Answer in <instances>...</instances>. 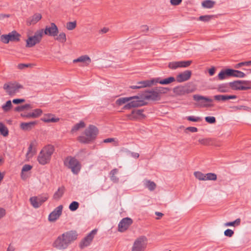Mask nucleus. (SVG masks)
Here are the masks:
<instances>
[{
    "mask_svg": "<svg viewBox=\"0 0 251 251\" xmlns=\"http://www.w3.org/2000/svg\"><path fill=\"white\" fill-rule=\"evenodd\" d=\"M77 236L78 234L75 230L66 231L57 237L53 243L52 246L57 250H64L75 241Z\"/></svg>",
    "mask_w": 251,
    "mask_h": 251,
    "instance_id": "obj_1",
    "label": "nucleus"
},
{
    "mask_svg": "<svg viewBox=\"0 0 251 251\" xmlns=\"http://www.w3.org/2000/svg\"><path fill=\"white\" fill-rule=\"evenodd\" d=\"M79 207V203L77 201H74L70 204L69 208L72 211H75L78 209Z\"/></svg>",
    "mask_w": 251,
    "mask_h": 251,
    "instance_id": "obj_44",
    "label": "nucleus"
},
{
    "mask_svg": "<svg viewBox=\"0 0 251 251\" xmlns=\"http://www.w3.org/2000/svg\"><path fill=\"white\" fill-rule=\"evenodd\" d=\"M214 98L217 101H223L230 100L235 99L237 98L236 95H217L214 96Z\"/></svg>",
    "mask_w": 251,
    "mask_h": 251,
    "instance_id": "obj_23",
    "label": "nucleus"
},
{
    "mask_svg": "<svg viewBox=\"0 0 251 251\" xmlns=\"http://www.w3.org/2000/svg\"><path fill=\"white\" fill-rule=\"evenodd\" d=\"M99 133L98 128L94 125H89L84 132V135L79 136L77 140L83 144H89L94 141Z\"/></svg>",
    "mask_w": 251,
    "mask_h": 251,
    "instance_id": "obj_2",
    "label": "nucleus"
},
{
    "mask_svg": "<svg viewBox=\"0 0 251 251\" xmlns=\"http://www.w3.org/2000/svg\"><path fill=\"white\" fill-rule=\"evenodd\" d=\"M241 223V219L240 218H238L235 220L234 221L227 222L225 224V226H238L240 225Z\"/></svg>",
    "mask_w": 251,
    "mask_h": 251,
    "instance_id": "obj_42",
    "label": "nucleus"
},
{
    "mask_svg": "<svg viewBox=\"0 0 251 251\" xmlns=\"http://www.w3.org/2000/svg\"><path fill=\"white\" fill-rule=\"evenodd\" d=\"M206 122L209 124H214L216 122V118L213 116H207L205 118Z\"/></svg>",
    "mask_w": 251,
    "mask_h": 251,
    "instance_id": "obj_54",
    "label": "nucleus"
},
{
    "mask_svg": "<svg viewBox=\"0 0 251 251\" xmlns=\"http://www.w3.org/2000/svg\"><path fill=\"white\" fill-rule=\"evenodd\" d=\"M42 18V15L40 13H36L32 17H29L26 20V23L28 25H34L36 24Z\"/></svg>",
    "mask_w": 251,
    "mask_h": 251,
    "instance_id": "obj_20",
    "label": "nucleus"
},
{
    "mask_svg": "<svg viewBox=\"0 0 251 251\" xmlns=\"http://www.w3.org/2000/svg\"><path fill=\"white\" fill-rule=\"evenodd\" d=\"M25 101V100L23 99H14L12 101L13 103L16 104H18Z\"/></svg>",
    "mask_w": 251,
    "mask_h": 251,
    "instance_id": "obj_58",
    "label": "nucleus"
},
{
    "mask_svg": "<svg viewBox=\"0 0 251 251\" xmlns=\"http://www.w3.org/2000/svg\"><path fill=\"white\" fill-rule=\"evenodd\" d=\"M191 74V71L189 70L180 73L176 76V81L179 83L187 81L190 78Z\"/></svg>",
    "mask_w": 251,
    "mask_h": 251,
    "instance_id": "obj_19",
    "label": "nucleus"
},
{
    "mask_svg": "<svg viewBox=\"0 0 251 251\" xmlns=\"http://www.w3.org/2000/svg\"><path fill=\"white\" fill-rule=\"evenodd\" d=\"M234 234V231L230 229H227L224 231V235L226 236L231 237Z\"/></svg>",
    "mask_w": 251,
    "mask_h": 251,
    "instance_id": "obj_55",
    "label": "nucleus"
},
{
    "mask_svg": "<svg viewBox=\"0 0 251 251\" xmlns=\"http://www.w3.org/2000/svg\"><path fill=\"white\" fill-rule=\"evenodd\" d=\"M141 32H146L149 30V27L147 25H143L140 27Z\"/></svg>",
    "mask_w": 251,
    "mask_h": 251,
    "instance_id": "obj_62",
    "label": "nucleus"
},
{
    "mask_svg": "<svg viewBox=\"0 0 251 251\" xmlns=\"http://www.w3.org/2000/svg\"><path fill=\"white\" fill-rule=\"evenodd\" d=\"M21 117H24V118H32V112H30V113H29L27 114L22 113L21 114Z\"/></svg>",
    "mask_w": 251,
    "mask_h": 251,
    "instance_id": "obj_64",
    "label": "nucleus"
},
{
    "mask_svg": "<svg viewBox=\"0 0 251 251\" xmlns=\"http://www.w3.org/2000/svg\"><path fill=\"white\" fill-rule=\"evenodd\" d=\"M109 30V28L104 27L102 28L100 31L99 33L100 34H104L108 32Z\"/></svg>",
    "mask_w": 251,
    "mask_h": 251,
    "instance_id": "obj_63",
    "label": "nucleus"
},
{
    "mask_svg": "<svg viewBox=\"0 0 251 251\" xmlns=\"http://www.w3.org/2000/svg\"><path fill=\"white\" fill-rule=\"evenodd\" d=\"M74 63L81 62L86 65H89L91 63V59L87 55H82L73 60Z\"/></svg>",
    "mask_w": 251,
    "mask_h": 251,
    "instance_id": "obj_24",
    "label": "nucleus"
},
{
    "mask_svg": "<svg viewBox=\"0 0 251 251\" xmlns=\"http://www.w3.org/2000/svg\"><path fill=\"white\" fill-rule=\"evenodd\" d=\"M141 83L142 84V85H140L141 86V88L147 87H151L154 84L156 83L155 78H153L151 80L141 81Z\"/></svg>",
    "mask_w": 251,
    "mask_h": 251,
    "instance_id": "obj_33",
    "label": "nucleus"
},
{
    "mask_svg": "<svg viewBox=\"0 0 251 251\" xmlns=\"http://www.w3.org/2000/svg\"><path fill=\"white\" fill-rule=\"evenodd\" d=\"M97 230L94 229L92 230L88 235L84 237L79 243V247L81 249L88 247L91 243L94 235L97 233Z\"/></svg>",
    "mask_w": 251,
    "mask_h": 251,
    "instance_id": "obj_12",
    "label": "nucleus"
},
{
    "mask_svg": "<svg viewBox=\"0 0 251 251\" xmlns=\"http://www.w3.org/2000/svg\"><path fill=\"white\" fill-rule=\"evenodd\" d=\"M43 33L46 35L55 37L57 36L58 29L56 25L52 23L50 24V26H46Z\"/></svg>",
    "mask_w": 251,
    "mask_h": 251,
    "instance_id": "obj_17",
    "label": "nucleus"
},
{
    "mask_svg": "<svg viewBox=\"0 0 251 251\" xmlns=\"http://www.w3.org/2000/svg\"><path fill=\"white\" fill-rule=\"evenodd\" d=\"M12 107V104L11 101L9 100L6 102V103L3 104L1 108L4 112H7L11 109Z\"/></svg>",
    "mask_w": 251,
    "mask_h": 251,
    "instance_id": "obj_38",
    "label": "nucleus"
},
{
    "mask_svg": "<svg viewBox=\"0 0 251 251\" xmlns=\"http://www.w3.org/2000/svg\"><path fill=\"white\" fill-rule=\"evenodd\" d=\"M33 64H24V63H20L18 65L17 68L20 70H24L26 68L28 67H31L33 66Z\"/></svg>",
    "mask_w": 251,
    "mask_h": 251,
    "instance_id": "obj_49",
    "label": "nucleus"
},
{
    "mask_svg": "<svg viewBox=\"0 0 251 251\" xmlns=\"http://www.w3.org/2000/svg\"><path fill=\"white\" fill-rule=\"evenodd\" d=\"M230 69L222 70L218 74L217 78L219 80H224L227 77L230 76Z\"/></svg>",
    "mask_w": 251,
    "mask_h": 251,
    "instance_id": "obj_25",
    "label": "nucleus"
},
{
    "mask_svg": "<svg viewBox=\"0 0 251 251\" xmlns=\"http://www.w3.org/2000/svg\"><path fill=\"white\" fill-rule=\"evenodd\" d=\"M133 221L130 218H123L118 225V230L120 232L125 231L132 224Z\"/></svg>",
    "mask_w": 251,
    "mask_h": 251,
    "instance_id": "obj_16",
    "label": "nucleus"
},
{
    "mask_svg": "<svg viewBox=\"0 0 251 251\" xmlns=\"http://www.w3.org/2000/svg\"><path fill=\"white\" fill-rule=\"evenodd\" d=\"M76 26V22H70L66 24V28L68 30H72L75 29Z\"/></svg>",
    "mask_w": 251,
    "mask_h": 251,
    "instance_id": "obj_45",
    "label": "nucleus"
},
{
    "mask_svg": "<svg viewBox=\"0 0 251 251\" xmlns=\"http://www.w3.org/2000/svg\"><path fill=\"white\" fill-rule=\"evenodd\" d=\"M54 151V147L51 145L46 146L40 152L37 160L41 165H44L48 164L51 159V157Z\"/></svg>",
    "mask_w": 251,
    "mask_h": 251,
    "instance_id": "obj_3",
    "label": "nucleus"
},
{
    "mask_svg": "<svg viewBox=\"0 0 251 251\" xmlns=\"http://www.w3.org/2000/svg\"><path fill=\"white\" fill-rule=\"evenodd\" d=\"M127 154L130 155L131 157L134 158H138L139 157V154L137 152H131L129 151H126Z\"/></svg>",
    "mask_w": 251,
    "mask_h": 251,
    "instance_id": "obj_57",
    "label": "nucleus"
},
{
    "mask_svg": "<svg viewBox=\"0 0 251 251\" xmlns=\"http://www.w3.org/2000/svg\"><path fill=\"white\" fill-rule=\"evenodd\" d=\"M156 83H158L161 85H168L176 81V79L173 76H170L164 79H161L160 77L155 78Z\"/></svg>",
    "mask_w": 251,
    "mask_h": 251,
    "instance_id": "obj_21",
    "label": "nucleus"
},
{
    "mask_svg": "<svg viewBox=\"0 0 251 251\" xmlns=\"http://www.w3.org/2000/svg\"><path fill=\"white\" fill-rule=\"evenodd\" d=\"M195 177L200 180H205V174L200 172H196L194 173Z\"/></svg>",
    "mask_w": 251,
    "mask_h": 251,
    "instance_id": "obj_46",
    "label": "nucleus"
},
{
    "mask_svg": "<svg viewBox=\"0 0 251 251\" xmlns=\"http://www.w3.org/2000/svg\"><path fill=\"white\" fill-rule=\"evenodd\" d=\"M144 111V109L134 110L127 117L130 120H136L139 118H145L146 115L143 113Z\"/></svg>",
    "mask_w": 251,
    "mask_h": 251,
    "instance_id": "obj_18",
    "label": "nucleus"
},
{
    "mask_svg": "<svg viewBox=\"0 0 251 251\" xmlns=\"http://www.w3.org/2000/svg\"><path fill=\"white\" fill-rule=\"evenodd\" d=\"M251 81L248 80H236L228 83L230 87L235 90H247L250 89Z\"/></svg>",
    "mask_w": 251,
    "mask_h": 251,
    "instance_id": "obj_6",
    "label": "nucleus"
},
{
    "mask_svg": "<svg viewBox=\"0 0 251 251\" xmlns=\"http://www.w3.org/2000/svg\"><path fill=\"white\" fill-rule=\"evenodd\" d=\"M23 88V85L17 82H9L5 83L3 89L10 96H14L19 92V89Z\"/></svg>",
    "mask_w": 251,
    "mask_h": 251,
    "instance_id": "obj_7",
    "label": "nucleus"
},
{
    "mask_svg": "<svg viewBox=\"0 0 251 251\" xmlns=\"http://www.w3.org/2000/svg\"><path fill=\"white\" fill-rule=\"evenodd\" d=\"M51 115L47 116L42 119V121L46 123H50V122H57L59 119V118H55L54 117H51Z\"/></svg>",
    "mask_w": 251,
    "mask_h": 251,
    "instance_id": "obj_37",
    "label": "nucleus"
},
{
    "mask_svg": "<svg viewBox=\"0 0 251 251\" xmlns=\"http://www.w3.org/2000/svg\"><path fill=\"white\" fill-rule=\"evenodd\" d=\"M0 133L4 137L7 136L9 133L8 128L2 122L0 123Z\"/></svg>",
    "mask_w": 251,
    "mask_h": 251,
    "instance_id": "obj_34",
    "label": "nucleus"
},
{
    "mask_svg": "<svg viewBox=\"0 0 251 251\" xmlns=\"http://www.w3.org/2000/svg\"><path fill=\"white\" fill-rule=\"evenodd\" d=\"M218 90L221 93H226L228 92L227 84H222L218 86Z\"/></svg>",
    "mask_w": 251,
    "mask_h": 251,
    "instance_id": "obj_41",
    "label": "nucleus"
},
{
    "mask_svg": "<svg viewBox=\"0 0 251 251\" xmlns=\"http://www.w3.org/2000/svg\"><path fill=\"white\" fill-rule=\"evenodd\" d=\"M37 124V122L36 121L28 123H22L20 125V127L23 130L29 131L31 130Z\"/></svg>",
    "mask_w": 251,
    "mask_h": 251,
    "instance_id": "obj_22",
    "label": "nucleus"
},
{
    "mask_svg": "<svg viewBox=\"0 0 251 251\" xmlns=\"http://www.w3.org/2000/svg\"><path fill=\"white\" fill-rule=\"evenodd\" d=\"M32 168V166L28 164H25L23 167V168L22 169V177L24 179V178L23 176V174L24 172H27L28 171H30Z\"/></svg>",
    "mask_w": 251,
    "mask_h": 251,
    "instance_id": "obj_51",
    "label": "nucleus"
},
{
    "mask_svg": "<svg viewBox=\"0 0 251 251\" xmlns=\"http://www.w3.org/2000/svg\"><path fill=\"white\" fill-rule=\"evenodd\" d=\"M65 189V188L64 186L58 188L57 191L53 194V199L57 201L60 200L64 193Z\"/></svg>",
    "mask_w": 251,
    "mask_h": 251,
    "instance_id": "obj_26",
    "label": "nucleus"
},
{
    "mask_svg": "<svg viewBox=\"0 0 251 251\" xmlns=\"http://www.w3.org/2000/svg\"><path fill=\"white\" fill-rule=\"evenodd\" d=\"M42 111L40 109H35L32 112V118H35L38 117L41 115Z\"/></svg>",
    "mask_w": 251,
    "mask_h": 251,
    "instance_id": "obj_48",
    "label": "nucleus"
},
{
    "mask_svg": "<svg viewBox=\"0 0 251 251\" xmlns=\"http://www.w3.org/2000/svg\"><path fill=\"white\" fill-rule=\"evenodd\" d=\"M193 99L195 101L199 102V105L201 107H205L211 106V105L206 103V102H211L213 100L206 97L201 96L199 95H193Z\"/></svg>",
    "mask_w": 251,
    "mask_h": 251,
    "instance_id": "obj_13",
    "label": "nucleus"
},
{
    "mask_svg": "<svg viewBox=\"0 0 251 251\" xmlns=\"http://www.w3.org/2000/svg\"><path fill=\"white\" fill-rule=\"evenodd\" d=\"M143 183L145 187L151 191H153L156 187V184L150 180L145 179Z\"/></svg>",
    "mask_w": 251,
    "mask_h": 251,
    "instance_id": "obj_27",
    "label": "nucleus"
},
{
    "mask_svg": "<svg viewBox=\"0 0 251 251\" xmlns=\"http://www.w3.org/2000/svg\"><path fill=\"white\" fill-rule=\"evenodd\" d=\"M55 40L62 43H65L67 40L66 34L64 32L60 33L55 38Z\"/></svg>",
    "mask_w": 251,
    "mask_h": 251,
    "instance_id": "obj_40",
    "label": "nucleus"
},
{
    "mask_svg": "<svg viewBox=\"0 0 251 251\" xmlns=\"http://www.w3.org/2000/svg\"><path fill=\"white\" fill-rule=\"evenodd\" d=\"M217 175L214 173H207L205 174V180H216Z\"/></svg>",
    "mask_w": 251,
    "mask_h": 251,
    "instance_id": "obj_43",
    "label": "nucleus"
},
{
    "mask_svg": "<svg viewBox=\"0 0 251 251\" xmlns=\"http://www.w3.org/2000/svg\"><path fill=\"white\" fill-rule=\"evenodd\" d=\"M135 97H137V98H134L132 100H130L128 103L124 106V109H130L132 108L138 107L147 105L148 102L143 100H140L139 96H135Z\"/></svg>",
    "mask_w": 251,
    "mask_h": 251,
    "instance_id": "obj_11",
    "label": "nucleus"
},
{
    "mask_svg": "<svg viewBox=\"0 0 251 251\" xmlns=\"http://www.w3.org/2000/svg\"><path fill=\"white\" fill-rule=\"evenodd\" d=\"M85 126V124L83 121H80L79 123H77L75 125L71 131V132L72 133H74L75 132H76L78 130H79L80 129L84 128Z\"/></svg>",
    "mask_w": 251,
    "mask_h": 251,
    "instance_id": "obj_31",
    "label": "nucleus"
},
{
    "mask_svg": "<svg viewBox=\"0 0 251 251\" xmlns=\"http://www.w3.org/2000/svg\"><path fill=\"white\" fill-rule=\"evenodd\" d=\"M118 170L117 169H114L110 172V178L111 180L114 183H118L119 179L115 175L118 173Z\"/></svg>",
    "mask_w": 251,
    "mask_h": 251,
    "instance_id": "obj_32",
    "label": "nucleus"
},
{
    "mask_svg": "<svg viewBox=\"0 0 251 251\" xmlns=\"http://www.w3.org/2000/svg\"><path fill=\"white\" fill-rule=\"evenodd\" d=\"M182 1V0H171L170 2L173 5H177Z\"/></svg>",
    "mask_w": 251,
    "mask_h": 251,
    "instance_id": "obj_61",
    "label": "nucleus"
},
{
    "mask_svg": "<svg viewBox=\"0 0 251 251\" xmlns=\"http://www.w3.org/2000/svg\"><path fill=\"white\" fill-rule=\"evenodd\" d=\"M215 2L210 0H205L202 3V5L203 7L206 8H211L213 7Z\"/></svg>",
    "mask_w": 251,
    "mask_h": 251,
    "instance_id": "obj_39",
    "label": "nucleus"
},
{
    "mask_svg": "<svg viewBox=\"0 0 251 251\" xmlns=\"http://www.w3.org/2000/svg\"><path fill=\"white\" fill-rule=\"evenodd\" d=\"M168 67L169 68L175 70L177 68L179 67V64H178V62H172L169 63L168 65Z\"/></svg>",
    "mask_w": 251,
    "mask_h": 251,
    "instance_id": "obj_52",
    "label": "nucleus"
},
{
    "mask_svg": "<svg viewBox=\"0 0 251 251\" xmlns=\"http://www.w3.org/2000/svg\"><path fill=\"white\" fill-rule=\"evenodd\" d=\"M35 146V142L34 141H32L30 143L29 147L28 148V151L26 153V155H30V156H32L34 153H35V149L33 150V147Z\"/></svg>",
    "mask_w": 251,
    "mask_h": 251,
    "instance_id": "obj_35",
    "label": "nucleus"
},
{
    "mask_svg": "<svg viewBox=\"0 0 251 251\" xmlns=\"http://www.w3.org/2000/svg\"><path fill=\"white\" fill-rule=\"evenodd\" d=\"M48 194L44 193L38 196L31 197L29 199L31 204L35 208H39L49 198Z\"/></svg>",
    "mask_w": 251,
    "mask_h": 251,
    "instance_id": "obj_8",
    "label": "nucleus"
},
{
    "mask_svg": "<svg viewBox=\"0 0 251 251\" xmlns=\"http://www.w3.org/2000/svg\"><path fill=\"white\" fill-rule=\"evenodd\" d=\"M134 98H137V97H129L120 98L116 100V104L118 105H122V104H125L126 102L132 100V99Z\"/></svg>",
    "mask_w": 251,
    "mask_h": 251,
    "instance_id": "obj_29",
    "label": "nucleus"
},
{
    "mask_svg": "<svg viewBox=\"0 0 251 251\" xmlns=\"http://www.w3.org/2000/svg\"><path fill=\"white\" fill-rule=\"evenodd\" d=\"M63 205H60L55 208L49 215L48 220L50 222H54L61 215L63 210Z\"/></svg>",
    "mask_w": 251,
    "mask_h": 251,
    "instance_id": "obj_15",
    "label": "nucleus"
},
{
    "mask_svg": "<svg viewBox=\"0 0 251 251\" xmlns=\"http://www.w3.org/2000/svg\"><path fill=\"white\" fill-rule=\"evenodd\" d=\"M43 35V29L37 31L34 36L29 37L26 40V47L30 48L32 47L36 44L39 43L42 38Z\"/></svg>",
    "mask_w": 251,
    "mask_h": 251,
    "instance_id": "obj_9",
    "label": "nucleus"
},
{
    "mask_svg": "<svg viewBox=\"0 0 251 251\" xmlns=\"http://www.w3.org/2000/svg\"><path fill=\"white\" fill-rule=\"evenodd\" d=\"M185 131L186 132L189 131L191 132H196L198 131V128L195 127L189 126L185 129Z\"/></svg>",
    "mask_w": 251,
    "mask_h": 251,
    "instance_id": "obj_59",
    "label": "nucleus"
},
{
    "mask_svg": "<svg viewBox=\"0 0 251 251\" xmlns=\"http://www.w3.org/2000/svg\"><path fill=\"white\" fill-rule=\"evenodd\" d=\"M174 91L178 95H183L185 93H188V89L184 86H178L174 88Z\"/></svg>",
    "mask_w": 251,
    "mask_h": 251,
    "instance_id": "obj_30",
    "label": "nucleus"
},
{
    "mask_svg": "<svg viewBox=\"0 0 251 251\" xmlns=\"http://www.w3.org/2000/svg\"><path fill=\"white\" fill-rule=\"evenodd\" d=\"M213 17V16L212 15H203L200 16L199 19L200 21H203V22H208L210 21L212 18Z\"/></svg>",
    "mask_w": 251,
    "mask_h": 251,
    "instance_id": "obj_50",
    "label": "nucleus"
},
{
    "mask_svg": "<svg viewBox=\"0 0 251 251\" xmlns=\"http://www.w3.org/2000/svg\"><path fill=\"white\" fill-rule=\"evenodd\" d=\"M148 244L146 236H141L137 238L133 245L131 251H145Z\"/></svg>",
    "mask_w": 251,
    "mask_h": 251,
    "instance_id": "obj_5",
    "label": "nucleus"
},
{
    "mask_svg": "<svg viewBox=\"0 0 251 251\" xmlns=\"http://www.w3.org/2000/svg\"><path fill=\"white\" fill-rule=\"evenodd\" d=\"M143 97L145 100L152 101H158L160 100V97L155 88L145 91L143 95Z\"/></svg>",
    "mask_w": 251,
    "mask_h": 251,
    "instance_id": "obj_14",
    "label": "nucleus"
},
{
    "mask_svg": "<svg viewBox=\"0 0 251 251\" xmlns=\"http://www.w3.org/2000/svg\"><path fill=\"white\" fill-rule=\"evenodd\" d=\"M187 119L189 121L197 122L200 120V118L191 116L187 117Z\"/></svg>",
    "mask_w": 251,
    "mask_h": 251,
    "instance_id": "obj_56",
    "label": "nucleus"
},
{
    "mask_svg": "<svg viewBox=\"0 0 251 251\" xmlns=\"http://www.w3.org/2000/svg\"><path fill=\"white\" fill-rule=\"evenodd\" d=\"M157 92L158 93L159 96L161 97V95L162 94H166L169 91H170V89L167 87H156L154 88Z\"/></svg>",
    "mask_w": 251,
    "mask_h": 251,
    "instance_id": "obj_36",
    "label": "nucleus"
},
{
    "mask_svg": "<svg viewBox=\"0 0 251 251\" xmlns=\"http://www.w3.org/2000/svg\"><path fill=\"white\" fill-rule=\"evenodd\" d=\"M230 76H233L235 77L243 78L246 75L243 72L232 69H230Z\"/></svg>",
    "mask_w": 251,
    "mask_h": 251,
    "instance_id": "obj_28",
    "label": "nucleus"
},
{
    "mask_svg": "<svg viewBox=\"0 0 251 251\" xmlns=\"http://www.w3.org/2000/svg\"><path fill=\"white\" fill-rule=\"evenodd\" d=\"M21 35L16 31L13 30L8 34H3L0 36V41L4 44L10 42H18L20 40Z\"/></svg>",
    "mask_w": 251,
    "mask_h": 251,
    "instance_id": "obj_10",
    "label": "nucleus"
},
{
    "mask_svg": "<svg viewBox=\"0 0 251 251\" xmlns=\"http://www.w3.org/2000/svg\"><path fill=\"white\" fill-rule=\"evenodd\" d=\"M64 165L71 169L72 173L75 175H77L81 169L80 162L75 157L71 156H68L64 159Z\"/></svg>",
    "mask_w": 251,
    "mask_h": 251,
    "instance_id": "obj_4",
    "label": "nucleus"
},
{
    "mask_svg": "<svg viewBox=\"0 0 251 251\" xmlns=\"http://www.w3.org/2000/svg\"><path fill=\"white\" fill-rule=\"evenodd\" d=\"M179 67H187L192 63L191 60L177 61Z\"/></svg>",
    "mask_w": 251,
    "mask_h": 251,
    "instance_id": "obj_47",
    "label": "nucleus"
},
{
    "mask_svg": "<svg viewBox=\"0 0 251 251\" xmlns=\"http://www.w3.org/2000/svg\"><path fill=\"white\" fill-rule=\"evenodd\" d=\"M251 61H246V62H242L236 65L235 68H239L243 66H251Z\"/></svg>",
    "mask_w": 251,
    "mask_h": 251,
    "instance_id": "obj_53",
    "label": "nucleus"
},
{
    "mask_svg": "<svg viewBox=\"0 0 251 251\" xmlns=\"http://www.w3.org/2000/svg\"><path fill=\"white\" fill-rule=\"evenodd\" d=\"M22 106L23 111L25 110H29L33 108L32 105L30 104H25V105H22Z\"/></svg>",
    "mask_w": 251,
    "mask_h": 251,
    "instance_id": "obj_60",
    "label": "nucleus"
}]
</instances>
